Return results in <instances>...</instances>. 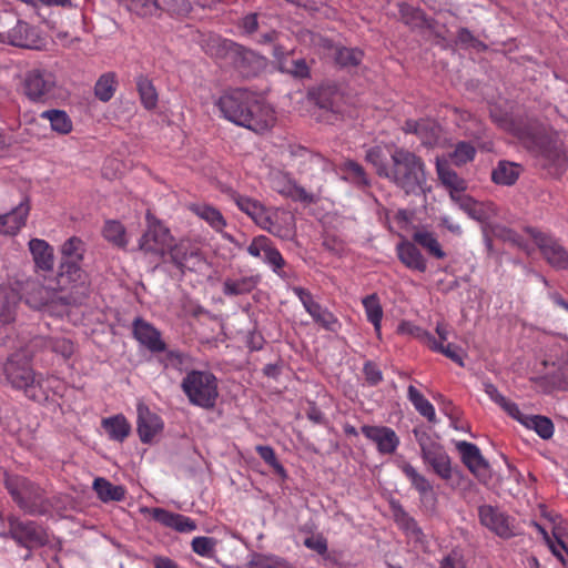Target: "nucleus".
Listing matches in <instances>:
<instances>
[{"label": "nucleus", "mask_w": 568, "mask_h": 568, "mask_svg": "<svg viewBox=\"0 0 568 568\" xmlns=\"http://www.w3.org/2000/svg\"><path fill=\"white\" fill-rule=\"evenodd\" d=\"M192 248L193 247H191L187 242H173L172 246L170 247L166 254H169L170 261L180 270L179 261H181L182 263L186 262L189 253H191Z\"/></svg>", "instance_id": "nucleus-53"}, {"label": "nucleus", "mask_w": 568, "mask_h": 568, "mask_svg": "<svg viewBox=\"0 0 568 568\" xmlns=\"http://www.w3.org/2000/svg\"><path fill=\"white\" fill-rule=\"evenodd\" d=\"M136 88L144 108L148 110L154 109L158 104V92L152 81L141 75L136 79Z\"/></svg>", "instance_id": "nucleus-42"}, {"label": "nucleus", "mask_w": 568, "mask_h": 568, "mask_svg": "<svg viewBox=\"0 0 568 568\" xmlns=\"http://www.w3.org/2000/svg\"><path fill=\"white\" fill-rule=\"evenodd\" d=\"M275 246L271 240L264 235H258L252 240L247 246V253L253 257L265 260V256L272 252Z\"/></svg>", "instance_id": "nucleus-48"}, {"label": "nucleus", "mask_w": 568, "mask_h": 568, "mask_svg": "<svg viewBox=\"0 0 568 568\" xmlns=\"http://www.w3.org/2000/svg\"><path fill=\"white\" fill-rule=\"evenodd\" d=\"M366 161L374 165L379 176L385 178L390 166L386 165V153L382 145H375L366 151Z\"/></svg>", "instance_id": "nucleus-45"}, {"label": "nucleus", "mask_w": 568, "mask_h": 568, "mask_svg": "<svg viewBox=\"0 0 568 568\" xmlns=\"http://www.w3.org/2000/svg\"><path fill=\"white\" fill-rule=\"evenodd\" d=\"M189 209L217 232H221L226 226V221L222 213L212 205L205 203H194L191 204Z\"/></svg>", "instance_id": "nucleus-32"}, {"label": "nucleus", "mask_w": 568, "mask_h": 568, "mask_svg": "<svg viewBox=\"0 0 568 568\" xmlns=\"http://www.w3.org/2000/svg\"><path fill=\"white\" fill-rule=\"evenodd\" d=\"M180 263V271H192V272H202L206 266L205 258L195 250L192 248L191 253H189V257L186 262Z\"/></svg>", "instance_id": "nucleus-54"}, {"label": "nucleus", "mask_w": 568, "mask_h": 568, "mask_svg": "<svg viewBox=\"0 0 568 568\" xmlns=\"http://www.w3.org/2000/svg\"><path fill=\"white\" fill-rule=\"evenodd\" d=\"M29 250L37 267L43 271L53 268V248L44 240L32 239L29 242Z\"/></svg>", "instance_id": "nucleus-31"}, {"label": "nucleus", "mask_w": 568, "mask_h": 568, "mask_svg": "<svg viewBox=\"0 0 568 568\" xmlns=\"http://www.w3.org/2000/svg\"><path fill=\"white\" fill-rule=\"evenodd\" d=\"M542 369H538L540 377L551 383H560L568 379V351L560 345H552L541 362Z\"/></svg>", "instance_id": "nucleus-11"}, {"label": "nucleus", "mask_w": 568, "mask_h": 568, "mask_svg": "<svg viewBox=\"0 0 568 568\" xmlns=\"http://www.w3.org/2000/svg\"><path fill=\"white\" fill-rule=\"evenodd\" d=\"M9 535L26 547L43 545L45 535L41 527L33 521H22L11 518L9 521Z\"/></svg>", "instance_id": "nucleus-17"}, {"label": "nucleus", "mask_w": 568, "mask_h": 568, "mask_svg": "<svg viewBox=\"0 0 568 568\" xmlns=\"http://www.w3.org/2000/svg\"><path fill=\"white\" fill-rule=\"evenodd\" d=\"M521 173L520 164L499 161L491 172V180L498 185L510 186L517 182Z\"/></svg>", "instance_id": "nucleus-28"}, {"label": "nucleus", "mask_w": 568, "mask_h": 568, "mask_svg": "<svg viewBox=\"0 0 568 568\" xmlns=\"http://www.w3.org/2000/svg\"><path fill=\"white\" fill-rule=\"evenodd\" d=\"M388 153L393 165L385 178L406 194H424L427 190V184L423 160L403 148H395Z\"/></svg>", "instance_id": "nucleus-2"}, {"label": "nucleus", "mask_w": 568, "mask_h": 568, "mask_svg": "<svg viewBox=\"0 0 568 568\" xmlns=\"http://www.w3.org/2000/svg\"><path fill=\"white\" fill-rule=\"evenodd\" d=\"M138 433L142 443H151L152 439L163 429L162 419L149 407L139 403L138 407Z\"/></svg>", "instance_id": "nucleus-20"}, {"label": "nucleus", "mask_w": 568, "mask_h": 568, "mask_svg": "<svg viewBox=\"0 0 568 568\" xmlns=\"http://www.w3.org/2000/svg\"><path fill=\"white\" fill-rule=\"evenodd\" d=\"M403 473L410 480L412 485L420 493L427 494L433 490L430 483L420 475L410 464H405L402 467Z\"/></svg>", "instance_id": "nucleus-49"}, {"label": "nucleus", "mask_w": 568, "mask_h": 568, "mask_svg": "<svg viewBox=\"0 0 568 568\" xmlns=\"http://www.w3.org/2000/svg\"><path fill=\"white\" fill-rule=\"evenodd\" d=\"M479 521L483 526L500 538L508 539L516 535L514 520L490 505H483L478 508Z\"/></svg>", "instance_id": "nucleus-13"}, {"label": "nucleus", "mask_w": 568, "mask_h": 568, "mask_svg": "<svg viewBox=\"0 0 568 568\" xmlns=\"http://www.w3.org/2000/svg\"><path fill=\"white\" fill-rule=\"evenodd\" d=\"M237 207L248 215L261 229L281 239L293 235L292 216L285 211L266 207L257 200L244 195L234 196Z\"/></svg>", "instance_id": "nucleus-3"}, {"label": "nucleus", "mask_w": 568, "mask_h": 568, "mask_svg": "<svg viewBox=\"0 0 568 568\" xmlns=\"http://www.w3.org/2000/svg\"><path fill=\"white\" fill-rule=\"evenodd\" d=\"M457 449L462 455L463 463L478 478L486 477L488 473V463L483 457L479 448L468 442L457 443Z\"/></svg>", "instance_id": "nucleus-22"}, {"label": "nucleus", "mask_w": 568, "mask_h": 568, "mask_svg": "<svg viewBox=\"0 0 568 568\" xmlns=\"http://www.w3.org/2000/svg\"><path fill=\"white\" fill-rule=\"evenodd\" d=\"M103 237L112 245L124 248L129 244L125 226L116 220L105 221L102 229Z\"/></svg>", "instance_id": "nucleus-35"}, {"label": "nucleus", "mask_w": 568, "mask_h": 568, "mask_svg": "<svg viewBox=\"0 0 568 568\" xmlns=\"http://www.w3.org/2000/svg\"><path fill=\"white\" fill-rule=\"evenodd\" d=\"M92 488L102 503L121 501L126 493L122 485H113L103 477H97L93 480Z\"/></svg>", "instance_id": "nucleus-30"}, {"label": "nucleus", "mask_w": 568, "mask_h": 568, "mask_svg": "<svg viewBox=\"0 0 568 568\" xmlns=\"http://www.w3.org/2000/svg\"><path fill=\"white\" fill-rule=\"evenodd\" d=\"M258 276L250 275L237 278H226L223 283V293L227 296H236L251 293L258 284Z\"/></svg>", "instance_id": "nucleus-33"}, {"label": "nucleus", "mask_w": 568, "mask_h": 568, "mask_svg": "<svg viewBox=\"0 0 568 568\" xmlns=\"http://www.w3.org/2000/svg\"><path fill=\"white\" fill-rule=\"evenodd\" d=\"M20 295L14 290L6 294L1 303L0 318L3 323H11L16 316V308L20 301Z\"/></svg>", "instance_id": "nucleus-47"}, {"label": "nucleus", "mask_w": 568, "mask_h": 568, "mask_svg": "<svg viewBox=\"0 0 568 568\" xmlns=\"http://www.w3.org/2000/svg\"><path fill=\"white\" fill-rule=\"evenodd\" d=\"M341 172L343 174V179L347 180L356 185L366 186L368 185V179L364 169L354 161H345L341 165Z\"/></svg>", "instance_id": "nucleus-43"}, {"label": "nucleus", "mask_w": 568, "mask_h": 568, "mask_svg": "<svg viewBox=\"0 0 568 568\" xmlns=\"http://www.w3.org/2000/svg\"><path fill=\"white\" fill-rule=\"evenodd\" d=\"M362 434L373 442L381 454H393L399 446V437L394 429L386 426H369L364 425L361 427Z\"/></svg>", "instance_id": "nucleus-18"}, {"label": "nucleus", "mask_w": 568, "mask_h": 568, "mask_svg": "<svg viewBox=\"0 0 568 568\" xmlns=\"http://www.w3.org/2000/svg\"><path fill=\"white\" fill-rule=\"evenodd\" d=\"M248 568H294L286 559L272 555L254 552L247 561Z\"/></svg>", "instance_id": "nucleus-39"}, {"label": "nucleus", "mask_w": 568, "mask_h": 568, "mask_svg": "<svg viewBox=\"0 0 568 568\" xmlns=\"http://www.w3.org/2000/svg\"><path fill=\"white\" fill-rule=\"evenodd\" d=\"M281 72L288 73L295 78H306L310 74V69L304 59H296L281 62Z\"/></svg>", "instance_id": "nucleus-52"}, {"label": "nucleus", "mask_w": 568, "mask_h": 568, "mask_svg": "<svg viewBox=\"0 0 568 568\" xmlns=\"http://www.w3.org/2000/svg\"><path fill=\"white\" fill-rule=\"evenodd\" d=\"M256 452L258 453L260 457L270 466H272L276 473L284 474V467L278 463L275 456V452L271 446H257Z\"/></svg>", "instance_id": "nucleus-57"}, {"label": "nucleus", "mask_w": 568, "mask_h": 568, "mask_svg": "<svg viewBox=\"0 0 568 568\" xmlns=\"http://www.w3.org/2000/svg\"><path fill=\"white\" fill-rule=\"evenodd\" d=\"M116 83V74L114 72L103 73L95 82V97L102 102L110 101L115 93Z\"/></svg>", "instance_id": "nucleus-40"}, {"label": "nucleus", "mask_w": 568, "mask_h": 568, "mask_svg": "<svg viewBox=\"0 0 568 568\" xmlns=\"http://www.w3.org/2000/svg\"><path fill=\"white\" fill-rule=\"evenodd\" d=\"M140 513L143 515H150L159 524L181 534L192 532L197 528L194 519L181 514L169 511L164 508L141 507Z\"/></svg>", "instance_id": "nucleus-15"}, {"label": "nucleus", "mask_w": 568, "mask_h": 568, "mask_svg": "<svg viewBox=\"0 0 568 568\" xmlns=\"http://www.w3.org/2000/svg\"><path fill=\"white\" fill-rule=\"evenodd\" d=\"M527 233L535 241L546 261L557 270L568 267V252L556 240L535 229H527Z\"/></svg>", "instance_id": "nucleus-12"}, {"label": "nucleus", "mask_w": 568, "mask_h": 568, "mask_svg": "<svg viewBox=\"0 0 568 568\" xmlns=\"http://www.w3.org/2000/svg\"><path fill=\"white\" fill-rule=\"evenodd\" d=\"M63 262L61 264L60 278L63 284H69L71 290L84 297L89 291L88 275L79 263L83 258L84 244L79 237H70L61 247Z\"/></svg>", "instance_id": "nucleus-5"}, {"label": "nucleus", "mask_w": 568, "mask_h": 568, "mask_svg": "<svg viewBox=\"0 0 568 568\" xmlns=\"http://www.w3.org/2000/svg\"><path fill=\"white\" fill-rule=\"evenodd\" d=\"M475 155L476 149L471 143L459 142L457 143L455 150L449 154V159L455 165L462 166L473 161Z\"/></svg>", "instance_id": "nucleus-46"}, {"label": "nucleus", "mask_w": 568, "mask_h": 568, "mask_svg": "<svg viewBox=\"0 0 568 568\" xmlns=\"http://www.w3.org/2000/svg\"><path fill=\"white\" fill-rule=\"evenodd\" d=\"M436 172L450 199L467 190V182L449 166L448 159L436 158Z\"/></svg>", "instance_id": "nucleus-24"}, {"label": "nucleus", "mask_w": 568, "mask_h": 568, "mask_svg": "<svg viewBox=\"0 0 568 568\" xmlns=\"http://www.w3.org/2000/svg\"><path fill=\"white\" fill-rule=\"evenodd\" d=\"M173 237L166 226L148 215V227L139 241V248L156 260L166 255L173 244Z\"/></svg>", "instance_id": "nucleus-8"}, {"label": "nucleus", "mask_w": 568, "mask_h": 568, "mask_svg": "<svg viewBox=\"0 0 568 568\" xmlns=\"http://www.w3.org/2000/svg\"><path fill=\"white\" fill-rule=\"evenodd\" d=\"M414 243L420 245L427 253L438 260L446 257V253L443 250L437 235L427 230L426 227H417L413 233Z\"/></svg>", "instance_id": "nucleus-29"}, {"label": "nucleus", "mask_w": 568, "mask_h": 568, "mask_svg": "<svg viewBox=\"0 0 568 568\" xmlns=\"http://www.w3.org/2000/svg\"><path fill=\"white\" fill-rule=\"evenodd\" d=\"M264 263L267 264L274 273L283 276L282 268L285 265V260L276 247L265 256Z\"/></svg>", "instance_id": "nucleus-58"}, {"label": "nucleus", "mask_w": 568, "mask_h": 568, "mask_svg": "<svg viewBox=\"0 0 568 568\" xmlns=\"http://www.w3.org/2000/svg\"><path fill=\"white\" fill-rule=\"evenodd\" d=\"M292 291L298 297L305 311L316 323L332 332H335L338 328L339 323L337 317L326 307H323L320 303L314 301L312 294L307 290L295 286Z\"/></svg>", "instance_id": "nucleus-14"}, {"label": "nucleus", "mask_w": 568, "mask_h": 568, "mask_svg": "<svg viewBox=\"0 0 568 568\" xmlns=\"http://www.w3.org/2000/svg\"><path fill=\"white\" fill-rule=\"evenodd\" d=\"M458 207L464 211L470 219L484 222L488 220L495 211L493 203L478 202L471 196L462 192L450 199Z\"/></svg>", "instance_id": "nucleus-21"}, {"label": "nucleus", "mask_w": 568, "mask_h": 568, "mask_svg": "<svg viewBox=\"0 0 568 568\" xmlns=\"http://www.w3.org/2000/svg\"><path fill=\"white\" fill-rule=\"evenodd\" d=\"M364 373L366 376L367 382H369L372 385H376L382 381V372L378 369V367L375 364L367 363L364 366Z\"/></svg>", "instance_id": "nucleus-63"}, {"label": "nucleus", "mask_w": 568, "mask_h": 568, "mask_svg": "<svg viewBox=\"0 0 568 568\" xmlns=\"http://www.w3.org/2000/svg\"><path fill=\"white\" fill-rule=\"evenodd\" d=\"M215 105L230 122L257 133L271 129L276 120L270 105L257 101L254 94L243 89L224 93Z\"/></svg>", "instance_id": "nucleus-1"}, {"label": "nucleus", "mask_w": 568, "mask_h": 568, "mask_svg": "<svg viewBox=\"0 0 568 568\" xmlns=\"http://www.w3.org/2000/svg\"><path fill=\"white\" fill-rule=\"evenodd\" d=\"M397 255L400 262L408 268L425 272L427 268L426 258L416 247L415 243L403 241L397 245Z\"/></svg>", "instance_id": "nucleus-27"}, {"label": "nucleus", "mask_w": 568, "mask_h": 568, "mask_svg": "<svg viewBox=\"0 0 568 568\" xmlns=\"http://www.w3.org/2000/svg\"><path fill=\"white\" fill-rule=\"evenodd\" d=\"M509 416L524 425V419L528 417V415L524 414L518 405L509 399H506L504 404L500 406Z\"/></svg>", "instance_id": "nucleus-61"}, {"label": "nucleus", "mask_w": 568, "mask_h": 568, "mask_svg": "<svg viewBox=\"0 0 568 568\" xmlns=\"http://www.w3.org/2000/svg\"><path fill=\"white\" fill-rule=\"evenodd\" d=\"M40 116L50 122L51 130L58 134H68L72 131L73 123L65 111L62 110H47L43 111Z\"/></svg>", "instance_id": "nucleus-36"}, {"label": "nucleus", "mask_w": 568, "mask_h": 568, "mask_svg": "<svg viewBox=\"0 0 568 568\" xmlns=\"http://www.w3.org/2000/svg\"><path fill=\"white\" fill-rule=\"evenodd\" d=\"M400 17L412 28L420 27L424 23L423 13L418 9L408 6H400Z\"/></svg>", "instance_id": "nucleus-56"}, {"label": "nucleus", "mask_w": 568, "mask_h": 568, "mask_svg": "<svg viewBox=\"0 0 568 568\" xmlns=\"http://www.w3.org/2000/svg\"><path fill=\"white\" fill-rule=\"evenodd\" d=\"M219 541L215 538L206 536L194 537L191 541V549L194 554L203 558H214Z\"/></svg>", "instance_id": "nucleus-44"}, {"label": "nucleus", "mask_w": 568, "mask_h": 568, "mask_svg": "<svg viewBox=\"0 0 568 568\" xmlns=\"http://www.w3.org/2000/svg\"><path fill=\"white\" fill-rule=\"evenodd\" d=\"M430 349L445 355L459 366H464V352L457 345L452 343L444 345L442 343H438V341L436 339L435 343L432 345Z\"/></svg>", "instance_id": "nucleus-50"}, {"label": "nucleus", "mask_w": 568, "mask_h": 568, "mask_svg": "<svg viewBox=\"0 0 568 568\" xmlns=\"http://www.w3.org/2000/svg\"><path fill=\"white\" fill-rule=\"evenodd\" d=\"M271 186L277 193L282 194L283 196L290 197L294 201H313V195L310 194L304 187L297 185L296 182L284 172L272 173Z\"/></svg>", "instance_id": "nucleus-19"}, {"label": "nucleus", "mask_w": 568, "mask_h": 568, "mask_svg": "<svg viewBox=\"0 0 568 568\" xmlns=\"http://www.w3.org/2000/svg\"><path fill=\"white\" fill-rule=\"evenodd\" d=\"M419 444L423 459L429 464L434 471L443 479L452 477L450 459L440 443L425 432L414 430Z\"/></svg>", "instance_id": "nucleus-9"}, {"label": "nucleus", "mask_w": 568, "mask_h": 568, "mask_svg": "<svg viewBox=\"0 0 568 568\" xmlns=\"http://www.w3.org/2000/svg\"><path fill=\"white\" fill-rule=\"evenodd\" d=\"M407 333H409L412 336H414L416 339H418L420 343L425 344L429 349L432 348V345L435 343L436 338L435 336L429 333L428 331L418 327V326H408Z\"/></svg>", "instance_id": "nucleus-59"}, {"label": "nucleus", "mask_w": 568, "mask_h": 568, "mask_svg": "<svg viewBox=\"0 0 568 568\" xmlns=\"http://www.w3.org/2000/svg\"><path fill=\"white\" fill-rule=\"evenodd\" d=\"M404 131L416 134L424 145H435L438 143L442 129L435 121L423 119L419 121H406Z\"/></svg>", "instance_id": "nucleus-25"}, {"label": "nucleus", "mask_w": 568, "mask_h": 568, "mask_svg": "<svg viewBox=\"0 0 568 568\" xmlns=\"http://www.w3.org/2000/svg\"><path fill=\"white\" fill-rule=\"evenodd\" d=\"M102 427L109 438L123 442L130 434L131 426L123 415H115L102 420Z\"/></svg>", "instance_id": "nucleus-34"}, {"label": "nucleus", "mask_w": 568, "mask_h": 568, "mask_svg": "<svg viewBox=\"0 0 568 568\" xmlns=\"http://www.w3.org/2000/svg\"><path fill=\"white\" fill-rule=\"evenodd\" d=\"M53 351L61 354L63 357H70L73 353V344L65 338L54 341Z\"/></svg>", "instance_id": "nucleus-62"}, {"label": "nucleus", "mask_w": 568, "mask_h": 568, "mask_svg": "<svg viewBox=\"0 0 568 568\" xmlns=\"http://www.w3.org/2000/svg\"><path fill=\"white\" fill-rule=\"evenodd\" d=\"M181 387L189 402L201 408L210 409L219 397L217 379L207 371H191L182 379Z\"/></svg>", "instance_id": "nucleus-6"}, {"label": "nucleus", "mask_w": 568, "mask_h": 568, "mask_svg": "<svg viewBox=\"0 0 568 568\" xmlns=\"http://www.w3.org/2000/svg\"><path fill=\"white\" fill-rule=\"evenodd\" d=\"M363 306L365 308L366 317L374 326L375 333L378 337L382 334V318L383 308L379 298L376 294H371L363 298Z\"/></svg>", "instance_id": "nucleus-38"}, {"label": "nucleus", "mask_w": 568, "mask_h": 568, "mask_svg": "<svg viewBox=\"0 0 568 568\" xmlns=\"http://www.w3.org/2000/svg\"><path fill=\"white\" fill-rule=\"evenodd\" d=\"M363 57V52L353 48H341L336 51L335 59L342 67L357 65Z\"/></svg>", "instance_id": "nucleus-51"}, {"label": "nucleus", "mask_w": 568, "mask_h": 568, "mask_svg": "<svg viewBox=\"0 0 568 568\" xmlns=\"http://www.w3.org/2000/svg\"><path fill=\"white\" fill-rule=\"evenodd\" d=\"M134 337L152 353H163L160 362L165 368L182 371L186 363L185 354L178 351H165V343L161 333L144 320L136 318L133 322Z\"/></svg>", "instance_id": "nucleus-7"}, {"label": "nucleus", "mask_w": 568, "mask_h": 568, "mask_svg": "<svg viewBox=\"0 0 568 568\" xmlns=\"http://www.w3.org/2000/svg\"><path fill=\"white\" fill-rule=\"evenodd\" d=\"M30 212L28 200L20 202L14 209L0 215V234L14 235L27 222Z\"/></svg>", "instance_id": "nucleus-23"}, {"label": "nucleus", "mask_w": 568, "mask_h": 568, "mask_svg": "<svg viewBox=\"0 0 568 568\" xmlns=\"http://www.w3.org/2000/svg\"><path fill=\"white\" fill-rule=\"evenodd\" d=\"M407 397L415 409L428 422L434 423L436 420V413L433 404L413 385H409L407 388Z\"/></svg>", "instance_id": "nucleus-37"}, {"label": "nucleus", "mask_w": 568, "mask_h": 568, "mask_svg": "<svg viewBox=\"0 0 568 568\" xmlns=\"http://www.w3.org/2000/svg\"><path fill=\"white\" fill-rule=\"evenodd\" d=\"M524 420L523 426L535 430L542 439H549L552 437L555 428L552 422L548 417L541 415H528Z\"/></svg>", "instance_id": "nucleus-41"}, {"label": "nucleus", "mask_w": 568, "mask_h": 568, "mask_svg": "<svg viewBox=\"0 0 568 568\" xmlns=\"http://www.w3.org/2000/svg\"><path fill=\"white\" fill-rule=\"evenodd\" d=\"M6 487L18 505L29 513L37 510L41 499V489L20 476H11L4 474Z\"/></svg>", "instance_id": "nucleus-10"}, {"label": "nucleus", "mask_w": 568, "mask_h": 568, "mask_svg": "<svg viewBox=\"0 0 568 568\" xmlns=\"http://www.w3.org/2000/svg\"><path fill=\"white\" fill-rule=\"evenodd\" d=\"M128 8L140 17H148L156 11L155 0H129Z\"/></svg>", "instance_id": "nucleus-55"}, {"label": "nucleus", "mask_w": 568, "mask_h": 568, "mask_svg": "<svg viewBox=\"0 0 568 568\" xmlns=\"http://www.w3.org/2000/svg\"><path fill=\"white\" fill-rule=\"evenodd\" d=\"M55 85L54 77L44 70H31L24 81V91L32 101H40L48 98Z\"/></svg>", "instance_id": "nucleus-16"}, {"label": "nucleus", "mask_w": 568, "mask_h": 568, "mask_svg": "<svg viewBox=\"0 0 568 568\" xmlns=\"http://www.w3.org/2000/svg\"><path fill=\"white\" fill-rule=\"evenodd\" d=\"M304 545L320 555H324L327 551V541L321 535L307 537L304 540Z\"/></svg>", "instance_id": "nucleus-60"}, {"label": "nucleus", "mask_w": 568, "mask_h": 568, "mask_svg": "<svg viewBox=\"0 0 568 568\" xmlns=\"http://www.w3.org/2000/svg\"><path fill=\"white\" fill-rule=\"evenodd\" d=\"M3 373L12 387L22 389L28 397L38 400L48 397L44 384L58 382L55 378L47 381L37 378L30 366L29 357L23 353L10 355L3 365Z\"/></svg>", "instance_id": "nucleus-4"}, {"label": "nucleus", "mask_w": 568, "mask_h": 568, "mask_svg": "<svg viewBox=\"0 0 568 568\" xmlns=\"http://www.w3.org/2000/svg\"><path fill=\"white\" fill-rule=\"evenodd\" d=\"M440 568H466L462 557L453 552L445 557L440 564Z\"/></svg>", "instance_id": "nucleus-64"}, {"label": "nucleus", "mask_w": 568, "mask_h": 568, "mask_svg": "<svg viewBox=\"0 0 568 568\" xmlns=\"http://www.w3.org/2000/svg\"><path fill=\"white\" fill-rule=\"evenodd\" d=\"M393 516L406 536L416 544L424 546L425 535L415 521L398 503H392Z\"/></svg>", "instance_id": "nucleus-26"}]
</instances>
